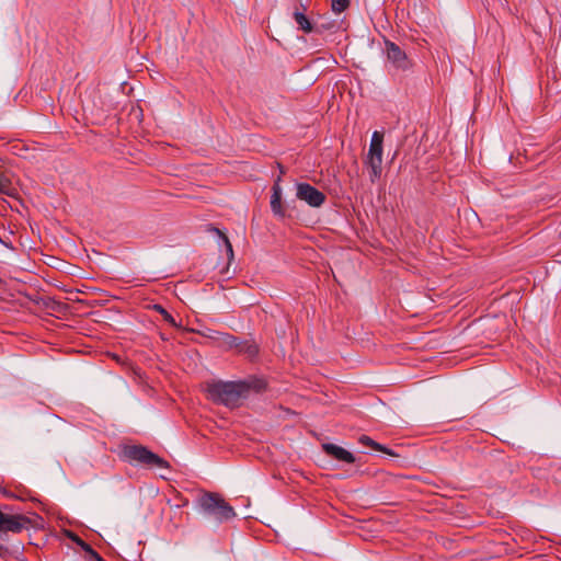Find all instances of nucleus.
Returning <instances> with one entry per match:
<instances>
[{
    "instance_id": "obj_16",
    "label": "nucleus",
    "mask_w": 561,
    "mask_h": 561,
    "mask_svg": "<svg viewBox=\"0 0 561 561\" xmlns=\"http://www.w3.org/2000/svg\"><path fill=\"white\" fill-rule=\"evenodd\" d=\"M12 190L10 179L0 169V193L10 194Z\"/></svg>"
},
{
    "instance_id": "obj_2",
    "label": "nucleus",
    "mask_w": 561,
    "mask_h": 561,
    "mask_svg": "<svg viewBox=\"0 0 561 561\" xmlns=\"http://www.w3.org/2000/svg\"><path fill=\"white\" fill-rule=\"evenodd\" d=\"M197 505L203 514L214 517L218 523L236 516L233 507L218 493H204L198 497Z\"/></svg>"
},
{
    "instance_id": "obj_8",
    "label": "nucleus",
    "mask_w": 561,
    "mask_h": 561,
    "mask_svg": "<svg viewBox=\"0 0 561 561\" xmlns=\"http://www.w3.org/2000/svg\"><path fill=\"white\" fill-rule=\"evenodd\" d=\"M279 182L280 178H278L272 186L271 209L275 216L284 218L285 209L282 204V187Z\"/></svg>"
},
{
    "instance_id": "obj_19",
    "label": "nucleus",
    "mask_w": 561,
    "mask_h": 561,
    "mask_svg": "<svg viewBox=\"0 0 561 561\" xmlns=\"http://www.w3.org/2000/svg\"><path fill=\"white\" fill-rule=\"evenodd\" d=\"M77 542L87 553L93 552V549L91 548V546L88 545L87 542H84L83 540L78 538Z\"/></svg>"
},
{
    "instance_id": "obj_3",
    "label": "nucleus",
    "mask_w": 561,
    "mask_h": 561,
    "mask_svg": "<svg viewBox=\"0 0 561 561\" xmlns=\"http://www.w3.org/2000/svg\"><path fill=\"white\" fill-rule=\"evenodd\" d=\"M124 455L129 461H136L142 465L158 468L169 467L168 462L164 459L153 454L144 446H127L124 450Z\"/></svg>"
},
{
    "instance_id": "obj_7",
    "label": "nucleus",
    "mask_w": 561,
    "mask_h": 561,
    "mask_svg": "<svg viewBox=\"0 0 561 561\" xmlns=\"http://www.w3.org/2000/svg\"><path fill=\"white\" fill-rule=\"evenodd\" d=\"M322 449L328 456L334 458L337 461L354 463L356 460L355 456L351 451L335 444H323Z\"/></svg>"
},
{
    "instance_id": "obj_11",
    "label": "nucleus",
    "mask_w": 561,
    "mask_h": 561,
    "mask_svg": "<svg viewBox=\"0 0 561 561\" xmlns=\"http://www.w3.org/2000/svg\"><path fill=\"white\" fill-rule=\"evenodd\" d=\"M216 341L220 347L227 351H236L239 339L229 333H217Z\"/></svg>"
},
{
    "instance_id": "obj_18",
    "label": "nucleus",
    "mask_w": 561,
    "mask_h": 561,
    "mask_svg": "<svg viewBox=\"0 0 561 561\" xmlns=\"http://www.w3.org/2000/svg\"><path fill=\"white\" fill-rule=\"evenodd\" d=\"M215 231L219 234V237L222 239L224 243H225V247H226V250H227V253L229 255V257H233V249H232V245L228 239V237L222 233L219 229H215Z\"/></svg>"
},
{
    "instance_id": "obj_10",
    "label": "nucleus",
    "mask_w": 561,
    "mask_h": 561,
    "mask_svg": "<svg viewBox=\"0 0 561 561\" xmlns=\"http://www.w3.org/2000/svg\"><path fill=\"white\" fill-rule=\"evenodd\" d=\"M382 133L375 130L371 135L368 153L366 157L382 158Z\"/></svg>"
},
{
    "instance_id": "obj_5",
    "label": "nucleus",
    "mask_w": 561,
    "mask_h": 561,
    "mask_svg": "<svg viewBox=\"0 0 561 561\" xmlns=\"http://www.w3.org/2000/svg\"><path fill=\"white\" fill-rule=\"evenodd\" d=\"M387 59L392 66L400 70H407L410 67L407 54L394 43L386 41L385 43Z\"/></svg>"
},
{
    "instance_id": "obj_1",
    "label": "nucleus",
    "mask_w": 561,
    "mask_h": 561,
    "mask_svg": "<svg viewBox=\"0 0 561 561\" xmlns=\"http://www.w3.org/2000/svg\"><path fill=\"white\" fill-rule=\"evenodd\" d=\"M265 383L262 380L254 381H215L207 383V392L214 402L237 408L241 400L249 396L251 389L262 390Z\"/></svg>"
},
{
    "instance_id": "obj_12",
    "label": "nucleus",
    "mask_w": 561,
    "mask_h": 561,
    "mask_svg": "<svg viewBox=\"0 0 561 561\" xmlns=\"http://www.w3.org/2000/svg\"><path fill=\"white\" fill-rule=\"evenodd\" d=\"M236 352L239 354L247 355L250 358H253L257 355L259 348L254 342L239 340Z\"/></svg>"
},
{
    "instance_id": "obj_17",
    "label": "nucleus",
    "mask_w": 561,
    "mask_h": 561,
    "mask_svg": "<svg viewBox=\"0 0 561 561\" xmlns=\"http://www.w3.org/2000/svg\"><path fill=\"white\" fill-rule=\"evenodd\" d=\"M350 4V0H332V9L333 11L341 13L343 12Z\"/></svg>"
},
{
    "instance_id": "obj_13",
    "label": "nucleus",
    "mask_w": 561,
    "mask_h": 561,
    "mask_svg": "<svg viewBox=\"0 0 561 561\" xmlns=\"http://www.w3.org/2000/svg\"><path fill=\"white\" fill-rule=\"evenodd\" d=\"M358 443L363 446H367V447H370L373 450H376V451H382L385 454H388V455H394L390 449H388L386 446L375 442L374 439H371L369 436L367 435H362L359 436L358 438Z\"/></svg>"
},
{
    "instance_id": "obj_6",
    "label": "nucleus",
    "mask_w": 561,
    "mask_h": 561,
    "mask_svg": "<svg viewBox=\"0 0 561 561\" xmlns=\"http://www.w3.org/2000/svg\"><path fill=\"white\" fill-rule=\"evenodd\" d=\"M26 522L27 518L21 515H8L0 511V533H20Z\"/></svg>"
},
{
    "instance_id": "obj_15",
    "label": "nucleus",
    "mask_w": 561,
    "mask_h": 561,
    "mask_svg": "<svg viewBox=\"0 0 561 561\" xmlns=\"http://www.w3.org/2000/svg\"><path fill=\"white\" fill-rule=\"evenodd\" d=\"M153 309L157 310L169 324L175 328L180 327L172 314H170L161 305H154Z\"/></svg>"
},
{
    "instance_id": "obj_4",
    "label": "nucleus",
    "mask_w": 561,
    "mask_h": 561,
    "mask_svg": "<svg viewBox=\"0 0 561 561\" xmlns=\"http://www.w3.org/2000/svg\"><path fill=\"white\" fill-rule=\"evenodd\" d=\"M296 188L297 198L306 202L311 207H320L325 202V195L308 183H298Z\"/></svg>"
},
{
    "instance_id": "obj_14",
    "label": "nucleus",
    "mask_w": 561,
    "mask_h": 561,
    "mask_svg": "<svg viewBox=\"0 0 561 561\" xmlns=\"http://www.w3.org/2000/svg\"><path fill=\"white\" fill-rule=\"evenodd\" d=\"M294 20L304 32L310 33L312 31V24L304 12L296 10L294 12Z\"/></svg>"
},
{
    "instance_id": "obj_20",
    "label": "nucleus",
    "mask_w": 561,
    "mask_h": 561,
    "mask_svg": "<svg viewBox=\"0 0 561 561\" xmlns=\"http://www.w3.org/2000/svg\"><path fill=\"white\" fill-rule=\"evenodd\" d=\"M89 554L95 561H104L103 558L95 550H93V552H89Z\"/></svg>"
},
{
    "instance_id": "obj_9",
    "label": "nucleus",
    "mask_w": 561,
    "mask_h": 561,
    "mask_svg": "<svg viewBox=\"0 0 561 561\" xmlns=\"http://www.w3.org/2000/svg\"><path fill=\"white\" fill-rule=\"evenodd\" d=\"M364 164L369 170L370 182H377L382 173V158L366 157L364 160Z\"/></svg>"
}]
</instances>
